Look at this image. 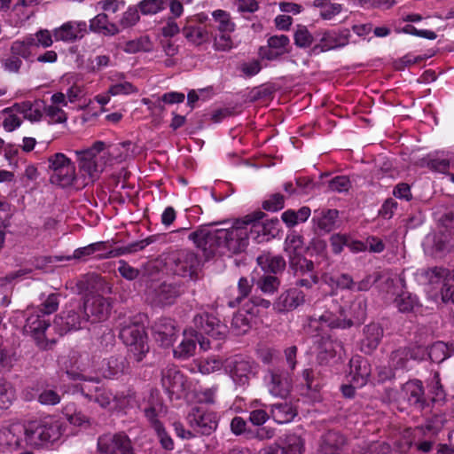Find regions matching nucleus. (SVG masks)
<instances>
[{
  "label": "nucleus",
  "mask_w": 454,
  "mask_h": 454,
  "mask_svg": "<svg viewBox=\"0 0 454 454\" xmlns=\"http://www.w3.org/2000/svg\"><path fill=\"white\" fill-rule=\"evenodd\" d=\"M262 215V212L254 215H247L242 220L235 221L228 229H201L192 232L189 239L207 256L214 254L218 248H225L231 254H238L247 248L250 236L258 243L264 239L266 232L265 226L260 222Z\"/></svg>",
  "instance_id": "1"
},
{
  "label": "nucleus",
  "mask_w": 454,
  "mask_h": 454,
  "mask_svg": "<svg viewBox=\"0 0 454 454\" xmlns=\"http://www.w3.org/2000/svg\"><path fill=\"white\" fill-rule=\"evenodd\" d=\"M99 357L90 355L87 352H72L70 355V365L67 367L66 373L70 380L98 382V377L92 373H98Z\"/></svg>",
  "instance_id": "5"
},
{
  "label": "nucleus",
  "mask_w": 454,
  "mask_h": 454,
  "mask_svg": "<svg viewBox=\"0 0 454 454\" xmlns=\"http://www.w3.org/2000/svg\"><path fill=\"white\" fill-rule=\"evenodd\" d=\"M15 399V390L11 383L0 380V409H7Z\"/></svg>",
  "instance_id": "55"
},
{
  "label": "nucleus",
  "mask_w": 454,
  "mask_h": 454,
  "mask_svg": "<svg viewBox=\"0 0 454 454\" xmlns=\"http://www.w3.org/2000/svg\"><path fill=\"white\" fill-rule=\"evenodd\" d=\"M106 148V144L102 141L95 142L90 147L84 150L74 151L79 164V172L84 178V184L94 183L103 172L106 162L98 160V154L101 153Z\"/></svg>",
  "instance_id": "4"
},
{
  "label": "nucleus",
  "mask_w": 454,
  "mask_h": 454,
  "mask_svg": "<svg viewBox=\"0 0 454 454\" xmlns=\"http://www.w3.org/2000/svg\"><path fill=\"white\" fill-rule=\"evenodd\" d=\"M120 338L129 347L136 361H142L149 350L145 327L137 323L126 325L120 331Z\"/></svg>",
  "instance_id": "7"
},
{
  "label": "nucleus",
  "mask_w": 454,
  "mask_h": 454,
  "mask_svg": "<svg viewBox=\"0 0 454 454\" xmlns=\"http://www.w3.org/2000/svg\"><path fill=\"white\" fill-rule=\"evenodd\" d=\"M193 323L200 331V335L205 333L215 340L223 339L228 332L227 325L212 314L202 313L196 315L193 318Z\"/></svg>",
  "instance_id": "16"
},
{
  "label": "nucleus",
  "mask_w": 454,
  "mask_h": 454,
  "mask_svg": "<svg viewBox=\"0 0 454 454\" xmlns=\"http://www.w3.org/2000/svg\"><path fill=\"white\" fill-rule=\"evenodd\" d=\"M53 32L48 29H39L33 35L34 47L49 48L53 44Z\"/></svg>",
  "instance_id": "63"
},
{
  "label": "nucleus",
  "mask_w": 454,
  "mask_h": 454,
  "mask_svg": "<svg viewBox=\"0 0 454 454\" xmlns=\"http://www.w3.org/2000/svg\"><path fill=\"white\" fill-rule=\"evenodd\" d=\"M20 426L22 427L20 433L21 442L17 454H34L31 448H40L53 443L60 439L63 433L60 421L51 416L31 420Z\"/></svg>",
  "instance_id": "2"
},
{
  "label": "nucleus",
  "mask_w": 454,
  "mask_h": 454,
  "mask_svg": "<svg viewBox=\"0 0 454 454\" xmlns=\"http://www.w3.org/2000/svg\"><path fill=\"white\" fill-rule=\"evenodd\" d=\"M384 335L382 326L378 323L366 325L363 330L361 340V350L365 354H371L380 345Z\"/></svg>",
  "instance_id": "29"
},
{
  "label": "nucleus",
  "mask_w": 454,
  "mask_h": 454,
  "mask_svg": "<svg viewBox=\"0 0 454 454\" xmlns=\"http://www.w3.org/2000/svg\"><path fill=\"white\" fill-rule=\"evenodd\" d=\"M67 420L74 426H82L88 422V418L82 411H77L74 404H67L63 409Z\"/></svg>",
  "instance_id": "59"
},
{
  "label": "nucleus",
  "mask_w": 454,
  "mask_h": 454,
  "mask_svg": "<svg viewBox=\"0 0 454 454\" xmlns=\"http://www.w3.org/2000/svg\"><path fill=\"white\" fill-rule=\"evenodd\" d=\"M411 356H412L411 348H399L391 353L389 366L395 370L404 369L407 367Z\"/></svg>",
  "instance_id": "49"
},
{
  "label": "nucleus",
  "mask_w": 454,
  "mask_h": 454,
  "mask_svg": "<svg viewBox=\"0 0 454 454\" xmlns=\"http://www.w3.org/2000/svg\"><path fill=\"white\" fill-rule=\"evenodd\" d=\"M342 326L341 321L332 312L325 311L322 315L309 317L308 328L311 332L319 334L327 328H339Z\"/></svg>",
  "instance_id": "31"
},
{
  "label": "nucleus",
  "mask_w": 454,
  "mask_h": 454,
  "mask_svg": "<svg viewBox=\"0 0 454 454\" xmlns=\"http://www.w3.org/2000/svg\"><path fill=\"white\" fill-rule=\"evenodd\" d=\"M59 306V294H51L43 300L39 307L43 315L48 317L56 312Z\"/></svg>",
  "instance_id": "64"
},
{
  "label": "nucleus",
  "mask_w": 454,
  "mask_h": 454,
  "mask_svg": "<svg viewBox=\"0 0 454 454\" xmlns=\"http://www.w3.org/2000/svg\"><path fill=\"white\" fill-rule=\"evenodd\" d=\"M130 145V142H123L108 145L102 152L103 154L99 158L100 160H104L106 165L114 162H121L127 158Z\"/></svg>",
  "instance_id": "38"
},
{
  "label": "nucleus",
  "mask_w": 454,
  "mask_h": 454,
  "mask_svg": "<svg viewBox=\"0 0 454 454\" xmlns=\"http://www.w3.org/2000/svg\"><path fill=\"white\" fill-rule=\"evenodd\" d=\"M129 368L127 359L121 355L111 356L101 364L98 363V373L105 379H117L121 376Z\"/></svg>",
  "instance_id": "25"
},
{
  "label": "nucleus",
  "mask_w": 454,
  "mask_h": 454,
  "mask_svg": "<svg viewBox=\"0 0 454 454\" xmlns=\"http://www.w3.org/2000/svg\"><path fill=\"white\" fill-rule=\"evenodd\" d=\"M350 31L348 28L331 30L324 33L320 43L314 46L315 52H324L346 46L350 38Z\"/></svg>",
  "instance_id": "21"
},
{
  "label": "nucleus",
  "mask_w": 454,
  "mask_h": 454,
  "mask_svg": "<svg viewBox=\"0 0 454 454\" xmlns=\"http://www.w3.org/2000/svg\"><path fill=\"white\" fill-rule=\"evenodd\" d=\"M161 385L171 400L180 399L189 387L184 375L176 365H168L162 370Z\"/></svg>",
  "instance_id": "12"
},
{
  "label": "nucleus",
  "mask_w": 454,
  "mask_h": 454,
  "mask_svg": "<svg viewBox=\"0 0 454 454\" xmlns=\"http://www.w3.org/2000/svg\"><path fill=\"white\" fill-rule=\"evenodd\" d=\"M258 264L264 270L272 273H278L286 267V261L280 255L263 254L257 258Z\"/></svg>",
  "instance_id": "43"
},
{
  "label": "nucleus",
  "mask_w": 454,
  "mask_h": 454,
  "mask_svg": "<svg viewBox=\"0 0 454 454\" xmlns=\"http://www.w3.org/2000/svg\"><path fill=\"white\" fill-rule=\"evenodd\" d=\"M340 348V344L333 340L329 337H322L318 347V357L321 361H326L333 358L337 354V349Z\"/></svg>",
  "instance_id": "51"
},
{
  "label": "nucleus",
  "mask_w": 454,
  "mask_h": 454,
  "mask_svg": "<svg viewBox=\"0 0 454 454\" xmlns=\"http://www.w3.org/2000/svg\"><path fill=\"white\" fill-rule=\"evenodd\" d=\"M304 442L301 436L292 434L286 436L283 452L285 454H302Z\"/></svg>",
  "instance_id": "54"
},
{
  "label": "nucleus",
  "mask_w": 454,
  "mask_h": 454,
  "mask_svg": "<svg viewBox=\"0 0 454 454\" xmlns=\"http://www.w3.org/2000/svg\"><path fill=\"white\" fill-rule=\"evenodd\" d=\"M51 181L62 187L70 186L76 178L74 163L62 153H56L48 158Z\"/></svg>",
  "instance_id": "9"
},
{
  "label": "nucleus",
  "mask_w": 454,
  "mask_h": 454,
  "mask_svg": "<svg viewBox=\"0 0 454 454\" xmlns=\"http://www.w3.org/2000/svg\"><path fill=\"white\" fill-rule=\"evenodd\" d=\"M98 451L99 454H135L130 439L122 434L99 436Z\"/></svg>",
  "instance_id": "15"
},
{
  "label": "nucleus",
  "mask_w": 454,
  "mask_h": 454,
  "mask_svg": "<svg viewBox=\"0 0 454 454\" xmlns=\"http://www.w3.org/2000/svg\"><path fill=\"white\" fill-rule=\"evenodd\" d=\"M82 393L86 398L93 400L102 408L116 409L121 404V397L106 387H96L94 395L84 393L83 388Z\"/></svg>",
  "instance_id": "32"
},
{
  "label": "nucleus",
  "mask_w": 454,
  "mask_h": 454,
  "mask_svg": "<svg viewBox=\"0 0 454 454\" xmlns=\"http://www.w3.org/2000/svg\"><path fill=\"white\" fill-rule=\"evenodd\" d=\"M170 269L175 275L192 278L196 275L200 260L197 254L191 250H179L171 254Z\"/></svg>",
  "instance_id": "13"
},
{
  "label": "nucleus",
  "mask_w": 454,
  "mask_h": 454,
  "mask_svg": "<svg viewBox=\"0 0 454 454\" xmlns=\"http://www.w3.org/2000/svg\"><path fill=\"white\" fill-rule=\"evenodd\" d=\"M88 317L84 313L83 304L79 301H70L64 309L55 317L54 325L63 333L77 331L88 323Z\"/></svg>",
  "instance_id": "6"
},
{
  "label": "nucleus",
  "mask_w": 454,
  "mask_h": 454,
  "mask_svg": "<svg viewBox=\"0 0 454 454\" xmlns=\"http://www.w3.org/2000/svg\"><path fill=\"white\" fill-rule=\"evenodd\" d=\"M313 6L320 9L319 15L325 20H332L343 10L342 4L332 3L330 0H315Z\"/></svg>",
  "instance_id": "44"
},
{
  "label": "nucleus",
  "mask_w": 454,
  "mask_h": 454,
  "mask_svg": "<svg viewBox=\"0 0 454 454\" xmlns=\"http://www.w3.org/2000/svg\"><path fill=\"white\" fill-rule=\"evenodd\" d=\"M252 289V285L249 280L246 278H240L238 283V295L234 297L233 300H230L228 301V305L231 308L239 305L242 300L247 298L250 294Z\"/></svg>",
  "instance_id": "61"
},
{
  "label": "nucleus",
  "mask_w": 454,
  "mask_h": 454,
  "mask_svg": "<svg viewBox=\"0 0 454 454\" xmlns=\"http://www.w3.org/2000/svg\"><path fill=\"white\" fill-rule=\"evenodd\" d=\"M297 416V410L291 403L280 402L270 405V417L278 424H286Z\"/></svg>",
  "instance_id": "36"
},
{
  "label": "nucleus",
  "mask_w": 454,
  "mask_h": 454,
  "mask_svg": "<svg viewBox=\"0 0 454 454\" xmlns=\"http://www.w3.org/2000/svg\"><path fill=\"white\" fill-rule=\"evenodd\" d=\"M345 442V437L341 434L328 431L322 435L319 450L322 454H341L340 450Z\"/></svg>",
  "instance_id": "34"
},
{
  "label": "nucleus",
  "mask_w": 454,
  "mask_h": 454,
  "mask_svg": "<svg viewBox=\"0 0 454 454\" xmlns=\"http://www.w3.org/2000/svg\"><path fill=\"white\" fill-rule=\"evenodd\" d=\"M290 269L294 278V286L306 289L312 288L319 282V276L315 270V264L305 257H294L291 259Z\"/></svg>",
  "instance_id": "11"
},
{
  "label": "nucleus",
  "mask_w": 454,
  "mask_h": 454,
  "mask_svg": "<svg viewBox=\"0 0 454 454\" xmlns=\"http://www.w3.org/2000/svg\"><path fill=\"white\" fill-rule=\"evenodd\" d=\"M153 336L162 347H169L173 344L176 336L175 321L171 318H160L153 327Z\"/></svg>",
  "instance_id": "26"
},
{
  "label": "nucleus",
  "mask_w": 454,
  "mask_h": 454,
  "mask_svg": "<svg viewBox=\"0 0 454 454\" xmlns=\"http://www.w3.org/2000/svg\"><path fill=\"white\" fill-rule=\"evenodd\" d=\"M152 48L153 44L150 38L148 36H141L126 42L122 50L126 53L134 54L139 51H150Z\"/></svg>",
  "instance_id": "52"
},
{
  "label": "nucleus",
  "mask_w": 454,
  "mask_h": 454,
  "mask_svg": "<svg viewBox=\"0 0 454 454\" xmlns=\"http://www.w3.org/2000/svg\"><path fill=\"white\" fill-rule=\"evenodd\" d=\"M401 396L419 410H422L426 403L423 384L419 380L407 381L402 387Z\"/></svg>",
  "instance_id": "27"
},
{
  "label": "nucleus",
  "mask_w": 454,
  "mask_h": 454,
  "mask_svg": "<svg viewBox=\"0 0 454 454\" xmlns=\"http://www.w3.org/2000/svg\"><path fill=\"white\" fill-rule=\"evenodd\" d=\"M16 109L23 116L24 119L28 120L31 122H36L41 121L43 117V112L41 108L29 101H24L20 103H15Z\"/></svg>",
  "instance_id": "45"
},
{
  "label": "nucleus",
  "mask_w": 454,
  "mask_h": 454,
  "mask_svg": "<svg viewBox=\"0 0 454 454\" xmlns=\"http://www.w3.org/2000/svg\"><path fill=\"white\" fill-rule=\"evenodd\" d=\"M313 221L319 230L330 232L338 227L339 211L337 209L315 210Z\"/></svg>",
  "instance_id": "33"
},
{
  "label": "nucleus",
  "mask_w": 454,
  "mask_h": 454,
  "mask_svg": "<svg viewBox=\"0 0 454 454\" xmlns=\"http://www.w3.org/2000/svg\"><path fill=\"white\" fill-rule=\"evenodd\" d=\"M264 383L269 393L280 398H286L292 388V380L286 372L270 371L264 376Z\"/></svg>",
  "instance_id": "19"
},
{
  "label": "nucleus",
  "mask_w": 454,
  "mask_h": 454,
  "mask_svg": "<svg viewBox=\"0 0 454 454\" xmlns=\"http://www.w3.org/2000/svg\"><path fill=\"white\" fill-rule=\"evenodd\" d=\"M224 368L237 386L245 387L255 375L256 364L243 356H235L226 360Z\"/></svg>",
  "instance_id": "10"
},
{
  "label": "nucleus",
  "mask_w": 454,
  "mask_h": 454,
  "mask_svg": "<svg viewBox=\"0 0 454 454\" xmlns=\"http://www.w3.org/2000/svg\"><path fill=\"white\" fill-rule=\"evenodd\" d=\"M183 292L179 284L162 283L155 290V301L160 305H170Z\"/></svg>",
  "instance_id": "35"
},
{
  "label": "nucleus",
  "mask_w": 454,
  "mask_h": 454,
  "mask_svg": "<svg viewBox=\"0 0 454 454\" xmlns=\"http://www.w3.org/2000/svg\"><path fill=\"white\" fill-rule=\"evenodd\" d=\"M294 43L297 47L307 48L313 43V35L309 31L306 26L297 25L294 35Z\"/></svg>",
  "instance_id": "58"
},
{
  "label": "nucleus",
  "mask_w": 454,
  "mask_h": 454,
  "mask_svg": "<svg viewBox=\"0 0 454 454\" xmlns=\"http://www.w3.org/2000/svg\"><path fill=\"white\" fill-rule=\"evenodd\" d=\"M25 313L26 324L23 327L24 333L32 336L40 348L47 349L50 347V343L45 339V331L50 326L49 318L43 315L39 307L28 308Z\"/></svg>",
  "instance_id": "8"
},
{
  "label": "nucleus",
  "mask_w": 454,
  "mask_h": 454,
  "mask_svg": "<svg viewBox=\"0 0 454 454\" xmlns=\"http://www.w3.org/2000/svg\"><path fill=\"white\" fill-rule=\"evenodd\" d=\"M372 369L368 360L360 356H353L349 361V381L356 387L366 385Z\"/></svg>",
  "instance_id": "22"
},
{
  "label": "nucleus",
  "mask_w": 454,
  "mask_h": 454,
  "mask_svg": "<svg viewBox=\"0 0 454 454\" xmlns=\"http://www.w3.org/2000/svg\"><path fill=\"white\" fill-rule=\"evenodd\" d=\"M252 316H247L243 311L237 312L231 321V327L236 334H244L251 328Z\"/></svg>",
  "instance_id": "53"
},
{
  "label": "nucleus",
  "mask_w": 454,
  "mask_h": 454,
  "mask_svg": "<svg viewBox=\"0 0 454 454\" xmlns=\"http://www.w3.org/2000/svg\"><path fill=\"white\" fill-rule=\"evenodd\" d=\"M138 8L144 15H153L165 9V3L163 0H142Z\"/></svg>",
  "instance_id": "60"
},
{
  "label": "nucleus",
  "mask_w": 454,
  "mask_h": 454,
  "mask_svg": "<svg viewBox=\"0 0 454 454\" xmlns=\"http://www.w3.org/2000/svg\"><path fill=\"white\" fill-rule=\"evenodd\" d=\"M212 17L217 23V29L220 33H231L235 30L236 25L228 12L218 9L212 12Z\"/></svg>",
  "instance_id": "48"
},
{
  "label": "nucleus",
  "mask_w": 454,
  "mask_h": 454,
  "mask_svg": "<svg viewBox=\"0 0 454 454\" xmlns=\"http://www.w3.org/2000/svg\"><path fill=\"white\" fill-rule=\"evenodd\" d=\"M62 82H67L68 85L65 94L70 103L78 101L85 96L84 85L75 75L67 74L63 76Z\"/></svg>",
  "instance_id": "40"
},
{
  "label": "nucleus",
  "mask_w": 454,
  "mask_h": 454,
  "mask_svg": "<svg viewBox=\"0 0 454 454\" xmlns=\"http://www.w3.org/2000/svg\"><path fill=\"white\" fill-rule=\"evenodd\" d=\"M197 343L200 344V348L203 350L210 348L209 340H205L204 338L200 339L197 331L193 329L184 331L183 340L173 350L174 356L182 360H185L192 356L195 353Z\"/></svg>",
  "instance_id": "18"
},
{
  "label": "nucleus",
  "mask_w": 454,
  "mask_h": 454,
  "mask_svg": "<svg viewBox=\"0 0 454 454\" xmlns=\"http://www.w3.org/2000/svg\"><path fill=\"white\" fill-rule=\"evenodd\" d=\"M429 358L434 363H442L454 355V340L450 342L436 341L433 343L427 351Z\"/></svg>",
  "instance_id": "39"
},
{
  "label": "nucleus",
  "mask_w": 454,
  "mask_h": 454,
  "mask_svg": "<svg viewBox=\"0 0 454 454\" xmlns=\"http://www.w3.org/2000/svg\"><path fill=\"white\" fill-rule=\"evenodd\" d=\"M153 242L152 238H147L131 244L124 247H120L114 250H109L106 252V242L98 241L95 243H91L88 246L76 248L73 254L66 257V260L69 261L71 259H75L79 261H86L88 258L97 254L96 256L98 259H108L116 257L121 254L136 253L140 250H143L148 245Z\"/></svg>",
  "instance_id": "3"
},
{
  "label": "nucleus",
  "mask_w": 454,
  "mask_h": 454,
  "mask_svg": "<svg viewBox=\"0 0 454 454\" xmlns=\"http://www.w3.org/2000/svg\"><path fill=\"white\" fill-rule=\"evenodd\" d=\"M189 426L198 434L210 435L218 427L216 412L194 407L187 415Z\"/></svg>",
  "instance_id": "14"
},
{
  "label": "nucleus",
  "mask_w": 454,
  "mask_h": 454,
  "mask_svg": "<svg viewBox=\"0 0 454 454\" xmlns=\"http://www.w3.org/2000/svg\"><path fill=\"white\" fill-rule=\"evenodd\" d=\"M33 35H27L22 40H16L11 45V52L19 58L27 59L31 55Z\"/></svg>",
  "instance_id": "50"
},
{
  "label": "nucleus",
  "mask_w": 454,
  "mask_h": 454,
  "mask_svg": "<svg viewBox=\"0 0 454 454\" xmlns=\"http://www.w3.org/2000/svg\"><path fill=\"white\" fill-rule=\"evenodd\" d=\"M90 27L92 31L104 34L106 35H114L120 32L119 27L108 21L106 13H99L90 21Z\"/></svg>",
  "instance_id": "41"
},
{
  "label": "nucleus",
  "mask_w": 454,
  "mask_h": 454,
  "mask_svg": "<svg viewBox=\"0 0 454 454\" xmlns=\"http://www.w3.org/2000/svg\"><path fill=\"white\" fill-rule=\"evenodd\" d=\"M182 33L184 38L194 45H201L208 40L207 30L200 25L194 24L192 19H187Z\"/></svg>",
  "instance_id": "37"
},
{
  "label": "nucleus",
  "mask_w": 454,
  "mask_h": 454,
  "mask_svg": "<svg viewBox=\"0 0 454 454\" xmlns=\"http://www.w3.org/2000/svg\"><path fill=\"white\" fill-rule=\"evenodd\" d=\"M285 251L289 256V262L291 259L294 257H303L301 255L303 252V240L301 236L297 234L287 235L285 240Z\"/></svg>",
  "instance_id": "46"
},
{
  "label": "nucleus",
  "mask_w": 454,
  "mask_h": 454,
  "mask_svg": "<svg viewBox=\"0 0 454 454\" xmlns=\"http://www.w3.org/2000/svg\"><path fill=\"white\" fill-rule=\"evenodd\" d=\"M323 278L325 282L331 286H336L340 289H348L354 292L355 281L353 278L347 273L340 275L336 279L327 275H324Z\"/></svg>",
  "instance_id": "57"
},
{
  "label": "nucleus",
  "mask_w": 454,
  "mask_h": 454,
  "mask_svg": "<svg viewBox=\"0 0 454 454\" xmlns=\"http://www.w3.org/2000/svg\"><path fill=\"white\" fill-rule=\"evenodd\" d=\"M421 165L427 166L431 170L445 173L450 168V160L448 158H439L428 155L421 160Z\"/></svg>",
  "instance_id": "56"
},
{
  "label": "nucleus",
  "mask_w": 454,
  "mask_h": 454,
  "mask_svg": "<svg viewBox=\"0 0 454 454\" xmlns=\"http://www.w3.org/2000/svg\"><path fill=\"white\" fill-rule=\"evenodd\" d=\"M87 32L85 21L71 20L53 29V37L57 42L74 43L81 40Z\"/></svg>",
  "instance_id": "20"
},
{
  "label": "nucleus",
  "mask_w": 454,
  "mask_h": 454,
  "mask_svg": "<svg viewBox=\"0 0 454 454\" xmlns=\"http://www.w3.org/2000/svg\"><path fill=\"white\" fill-rule=\"evenodd\" d=\"M84 313L91 323L105 321L111 311L109 301L99 294L88 295L83 302Z\"/></svg>",
  "instance_id": "17"
},
{
  "label": "nucleus",
  "mask_w": 454,
  "mask_h": 454,
  "mask_svg": "<svg viewBox=\"0 0 454 454\" xmlns=\"http://www.w3.org/2000/svg\"><path fill=\"white\" fill-rule=\"evenodd\" d=\"M290 39L286 35H271L267 40V46L260 48V56L267 60H276L287 51Z\"/></svg>",
  "instance_id": "23"
},
{
  "label": "nucleus",
  "mask_w": 454,
  "mask_h": 454,
  "mask_svg": "<svg viewBox=\"0 0 454 454\" xmlns=\"http://www.w3.org/2000/svg\"><path fill=\"white\" fill-rule=\"evenodd\" d=\"M140 20L138 9L136 6H129L119 21V25L122 28H128L135 26Z\"/></svg>",
  "instance_id": "62"
},
{
  "label": "nucleus",
  "mask_w": 454,
  "mask_h": 454,
  "mask_svg": "<svg viewBox=\"0 0 454 454\" xmlns=\"http://www.w3.org/2000/svg\"><path fill=\"white\" fill-rule=\"evenodd\" d=\"M429 286H441L446 289L449 286H454V271L442 268L433 267L425 270L423 274Z\"/></svg>",
  "instance_id": "30"
},
{
  "label": "nucleus",
  "mask_w": 454,
  "mask_h": 454,
  "mask_svg": "<svg viewBox=\"0 0 454 454\" xmlns=\"http://www.w3.org/2000/svg\"><path fill=\"white\" fill-rule=\"evenodd\" d=\"M22 427L20 424H12L6 427H0V452L6 451L10 454H17L20 446Z\"/></svg>",
  "instance_id": "24"
},
{
  "label": "nucleus",
  "mask_w": 454,
  "mask_h": 454,
  "mask_svg": "<svg viewBox=\"0 0 454 454\" xmlns=\"http://www.w3.org/2000/svg\"><path fill=\"white\" fill-rule=\"evenodd\" d=\"M305 302V294L296 286L282 293L274 306L279 312L292 311Z\"/></svg>",
  "instance_id": "28"
},
{
  "label": "nucleus",
  "mask_w": 454,
  "mask_h": 454,
  "mask_svg": "<svg viewBox=\"0 0 454 454\" xmlns=\"http://www.w3.org/2000/svg\"><path fill=\"white\" fill-rule=\"evenodd\" d=\"M15 107L16 104L12 105L10 107L4 108L1 112L2 115L4 116L2 126L4 129L7 132H12L16 130L22 124V119L20 116V114Z\"/></svg>",
  "instance_id": "42"
},
{
  "label": "nucleus",
  "mask_w": 454,
  "mask_h": 454,
  "mask_svg": "<svg viewBox=\"0 0 454 454\" xmlns=\"http://www.w3.org/2000/svg\"><path fill=\"white\" fill-rule=\"evenodd\" d=\"M394 302L398 310L402 313L412 312L414 309L419 306L417 296L404 291L395 297Z\"/></svg>",
  "instance_id": "47"
}]
</instances>
